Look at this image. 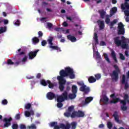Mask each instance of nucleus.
Instances as JSON below:
<instances>
[{
	"label": "nucleus",
	"instance_id": "58",
	"mask_svg": "<svg viewBox=\"0 0 129 129\" xmlns=\"http://www.w3.org/2000/svg\"><path fill=\"white\" fill-rule=\"evenodd\" d=\"M47 27L51 29V28H52V27H53V24H52V23H47Z\"/></svg>",
	"mask_w": 129,
	"mask_h": 129
},
{
	"label": "nucleus",
	"instance_id": "43",
	"mask_svg": "<svg viewBox=\"0 0 129 129\" xmlns=\"http://www.w3.org/2000/svg\"><path fill=\"white\" fill-rule=\"evenodd\" d=\"M117 12V8L116 7H113L111 9V13L112 14H115Z\"/></svg>",
	"mask_w": 129,
	"mask_h": 129
},
{
	"label": "nucleus",
	"instance_id": "3",
	"mask_svg": "<svg viewBox=\"0 0 129 129\" xmlns=\"http://www.w3.org/2000/svg\"><path fill=\"white\" fill-rule=\"evenodd\" d=\"M115 70L113 71L112 73L110 74V76L111 78L112 81L117 82L118 81V74L120 73V70L117 65L115 64L113 66Z\"/></svg>",
	"mask_w": 129,
	"mask_h": 129
},
{
	"label": "nucleus",
	"instance_id": "51",
	"mask_svg": "<svg viewBox=\"0 0 129 129\" xmlns=\"http://www.w3.org/2000/svg\"><path fill=\"white\" fill-rule=\"evenodd\" d=\"M121 109H122V110H123V111H125V110L127 109V107H126V106L125 105H123V106H121Z\"/></svg>",
	"mask_w": 129,
	"mask_h": 129
},
{
	"label": "nucleus",
	"instance_id": "7",
	"mask_svg": "<svg viewBox=\"0 0 129 129\" xmlns=\"http://www.w3.org/2000/svg\"><path fill=\"white\" fill-rule=\"evenodd\" d=\"M56 99L58 101H65L68 99V92L67 91H64L61 95H57L56 96Z\"/></svg>",
	"mask_w": 129,
	"mask_h": 129
},
{
	"label": "nucleus",
	"instance_id": "64",
	"mask_svg": "<svg viewBox=\"0 0 129 129\" xmlns=\"http://www.w3.org/2000/svg\"><path fill=\"white\" fill-rule=\"evenodd\" d=\"M60 128H61L60 127V124H59V126L57 125L54 126V129H60Z\"/></svg>",
	"mask_w": 129,
	"mask_h": 129
},
{
	"label": "nucleus",
	"instance_id": "8",
	"mask_svg": "<svg viewBox=\"0 0 129 129\" xmlns=\"http://www.w3.org/2000/svg\"><path fill=\"white\" fill-rule=\"evenodd\" d=\"M121 39L122 42L121 48H122V49H127V48H128L129 39L125 38L124 36H122L121 37Z\"/></svg>",
	"mask_w": 129,
	"mask_h": 129
},
{
	"label": "nucleus",
	"instance_id": "19",
	"mask_svg": "<svg viewBox=\"0 0 129 129\" xmlns=\"http://www.w3.org/2000/svg\"><path fill=\"white\" fill-rule=\"evenodd\" d=\"M111 56L114 60V61L115 62V63H117V59H116V54L115 53V52L113 49H111Z\"/></svg>",
	"mask_w": 129,
	"mask_h": 129
},
{
	"label": "nucleus",
	"instance_id": "45",
	"mask_svg": "<svg viewBox=\"0 0 129 129\" xmlns=\"http://www.w3.org/2000/svg\"><path fill=\"white\" fill-rule=\"evenodd\" d=\"M46 45H47V41H46L45 40H42L41 41V46H42L43 47H45Z\"/></svg>",
	"mask_w": 129,
	"mask_h": 129
},
{
	"label": "nucleus",
	"instance_id": "9",
	"mask_svg": "<svg viewBox=\"0 0 129 129\" xmlns=\"http://www.w3.org/2000/svg\"><path fill=\"white\" fill-rule=\"evenodd\" d=\"M117 29V34L118 35H124V33H125V30L124 29V25H123L122 23L120 22L118 24Z\"/></svg>",
	"mask_w": 129,
	"mask_h": 129
},
{
	"label": "nucleus",
	"instance_id": "32",
	"mask_svg": "<svg viewBox=\"0 0 129 129\" xmlns=\"http://www.w3.org/2000/svg\"><path fill=\"white\" fill-rule=\"evenodd\" d=\"M47 83L48 84L49 88H51V89L54 88V86H55V85H54V84L52 83L51 81H50V80H47Z\"/></svg>",
	"mask_w": 129,
	"mask_h": 129
},
{
	"label": "nucleus",
	"instance_id": "37",
	"mask_svg": "<svg viewBox=\"0 0 129 129\" xmlns=\"http://www.w3.org/2000/svg\"><path fill=\"white\" fill-rule=\"evenodd\" d=\"M14 25L15 26H17L19 27L21 25V22H20V20L18 19L17 21L14 22Z\"/></svg>",
	"mask_w": 129,
	"mask_h": 129
},
{
	"label": "nucleus",
	"instance_id": "31",
	"mask_svg": "<svg viewBox=\"0 0 129 129\" xmlns=\"http://www.w3.org/2000/svg\"><path fill=\"white\" fill-rule=\"evenodd\" d=\"M117 23V20L116 19L113 20L110 24V29H112L113 28V26L115 25Z\"/></svg>",
	"mask_w": 129,
	"mask_h": 129
},
{
	"label": "nucleus",
	"instance_id": "12",
	"mask_svg": "<svg viewBox=\"0 0 129 129\" xmlns=\"http://www.w3.org/2000/svg\"><path fill=\"white\" fill-rule=\"evenodd\" d=\"M13 120V118L12 117H10L9 118H4L3 119L4 122H5L4 124V127H9L10 125H11V121Z\"/></svg>",
	"mask_w": 129,
	"mask_h": 129
},
{
	"label": "nucleus",
	"instance_id": "61",
	"mask_svg": "<svg viewBox=\"0 0 129 129\" xmlns=\"http://www.w3.org/2000/svg\"><path fill=\"white\" fill-rule=\"evenodd\" d=\"M41 76L42 75L41 74V73H38L36 76V78H37L38 79H40Z\"/></svg>",
	"mask_w": 129,
	"mask_h": 129
},
{
	"label": "nucleus",
	"instance_id": "49",
	"mask_svg": "<svg viewBox=\"0 0 129 129\" xmlns=\"http://www.w3.org/2000/svg\"><path fill=\"white\" fill-rule=\"evenodd\" d=\"M73 109H74V106H71L69 107V108H68L69 112H71L72 111H73Z\"/></svg>",
	"mask_w": 129,
	"mask_h": 129
},
{
	"label": "nucleus",
	"instance_id": "14",
	"mask_svg": "<svg viewBox=\"0 0 129 129\" xmlns=\"http://www.w3.org/2000/svg\"><path fill=\"white\" fill-rule=\"evenodd\" d=\"M122 84H125L124 85V89L126 90L129 87L128 83H125V75H123L122 76V81H121Z\"/></svg>",
	"mask_w": 129,
	"mask_h": 129
},
{
	"label": "nucleus",
	"instance_id": "54",
	"mask_svg": "<svg viewBox=\"0 0 129 129\" xmlns=\"http://www.w3.org/2000/svg\"><path fill=\"white\" fill-rule=\"evenodd\" d=\"M119 55H120V58L121 59V60H125V57H124L123 54H122V53H120Z\"/></svg>",
	"mask_w": 129,
	"mask_h": 129
},
{
	"label": "nucleus",
	"instance_id": "47",
	"mask_svg": "<svg viewBox=\"0 0 129 129\" xmlns=\"http://www.w3.org/2000/svg\"><path fill=\"white\" fill-rule=\"evenodd\" d=\"M64 115L66 117H70V116H71V113L70 112L64 113Z\"/></svg>",
	"mask_w": 129,
	"mask_h": 129
},
{
	"label": "nucleus",
	"instance_id": "28",
	"mask_svg": "<svg viewBox=\"0 0 129 129\" xmlns=\"http://www.w3.org/2000/svg\"><path fill=\"white\" fill-rule=\"evenodd\" d=\"M113 116L114 117V119L115 121L118 122L119 121V119H118V114H117V112L115 111L114 114H113Z\"/></svg>",
	"mask_w": 129,
	"mask_h": 129
},
{
	"label": "nucleus",
	"instance_id": "24",
	"mask_svg": "<svg viewBox=\"0 0 129 129\" xmlns=\"http://www.w3.org/2000/svg\"><path fill=\"white\" fill-rule=\"evenodd\" d=\"M56 101L57 102H58L56 104L57 107H58V108H61V107L63 106V103H62V102H63V101H61L60 100H59V101H58V99H56Z\"/></svg>",
	"mask_w": 129,
	"mask_h": 129
},
{
	"label": "nucleus",
	"instance_id": "57",
	"mask_svg": "<svg viewBox=\"0 0 129 129\" xmlns=\"http://www.w3.org/2000/svg\"><path fill=\"white\" fill-rule=\"evenodd\" d=\"M124 15H125V16H126V17H129V11L125 10L124 11Z\"/></svg>",
	"mask_w": 129,
	"mask_h": 129
},
{
	"label": "nucleus",
	"instance_id": "55",
	"mask_svg": "<svg viewBox=\"0 0 129 129\" xmlns=\"http://www.w3.org/2000/svg\"><path fill=\"white\" fill-rule=\"evenodd\" d=\"M38 38H41V37H43V32L42 31H39L38 32Z\"/></svg>",
	"mask_w": 129,
	"mask_h": 129
},
{
	"label": "nucleus",
	"instance_id": "56",
	"mask_svg": "<svg viewBox=\"0 0 129 129\" xmlns=\"http://www.w3.org/2000/svg\"><path fill=\"white\" fill-rule=\"evenodd\" d=\"M110 22V19H109V18L108 17L106 18V19H105L106 24H109Z\"/></svg>",
	"mask_w": 129,
	"mask_h": 129
},
{
	"label": "nucleus",
	"instance_id": "21",
	"mask_svg": "<svg viewBox=\"0 0 129 129\" xmlns=\"http://www.w3.org/2000/svg\"><path fill=\"white\" fill-rule=\"evenodd\" d=\"M67 39L68 40H70V41H72V42H76L77 41L76 37L72 36L71 35H68L67 36Z\"/></svg>",
	"mask_w": 129,
	"mask_h": 129
},
{
	"label": "nucleus",
	"instance_id": "20",
	"mask_svg": "<svg viewBox=\"0 0 129 129\" xmlns=\"http://www.w3.org/2000/svg\"><path fill=\"white\" fill-rule=\"evenodd\" d=\"M127 2L128 1H125V2L124 3V4L121 5V10H125V8L127 10H129V4H128V3H127Z\"/></svg>",
	"mask_w": 129,
	"mask_h": 129
},
{
	"label": "nucleus",
	"instance_id": "17",
	"mask_svg": "<svg viewBox=\"0 0 129 129\" xmlns=\"http://www.w3.org/2000/svg\"><path fill=\"white\" fill-rule=\"evenodd\" d=\"M97 24L99 27L100 30H103V29H104V21L99 20L97 21Z\"/></svg>",
	"mask_w": 129,
	"mask_h": 129
},
{
	"label": "nucleus",
	"instance_id": "36",
	"mask_svg": "<svg viewBox=\"0 0 129 129\" xmlns=\"http://www.w3.org/2000/svg\"><path fill=\"white\" fill-rule=\"evenodd\" d=\"M40 83L41 85H43V86H47V82L45 80H41L40 81Z\"/></svg>",
	"mask_w": 129,
	"mask_h": 129
},
{
	"label": "nucleus",
	"instance_id": "25",
	"mask_svg": "<svg viewBox=\"0 0 129 129\" xmlns=\"http://www.w3.org/2000/svg\"><path fill=\"white\" fill-rule=\"evenodd\" d=\"M88 81L89 83H94V82H96V79L93 76H91L89 77Z\"/></svg>",
	"mask_w": 129,
	"mask_h": 129
},
{
	"label": "nucleus",
	"instance_id": "39",
	"mask_svg": "<svg viewBox=\"0 0 129 129\" xmlns=\"http://www.w3.org/2000/svg\"><path fill=\"white\" fill-rule=\"evenodd\" d=\"M57 125V122H51L50 123L49 126H51V127H53L54 126H56Z\"/></svg>",
	"mask_w": 129,
	"mask_h": 129
},
{
	"label": "nucleus",
	"instance_id": "23",
	"mask_svg": "<svg viewBox=\"0 0 129 129\" xmlns=\"http://www.w3.org/2000/svg\"><path fill=\"white\" fill-rule=\"evenodd\" d=\"M77 91H78V88L76 85H73L72 87V93L77 94Z\"/></svg>",
	"mask_w": 129,
	"mask_h": 129
},
{
	"label": "nucleus",
	"instance_id": "27",
	"mask_svg": "<svg viewBox=\"0 0 129 129\" xmlns=\"http://www.w3.org/2000/svg\"><path fill=\"white\" fill-rule=\"evenodd\" d=\"M94 40L95 42V44L96 45H98L99 42H98V36H97V33H95L94 34Z\"/></svg>",
	"mask_w": 129,
	"mask_h": 129
},
{
	"label": "nucleus",
	"instance_id": "5",
	"mask_svg": "<svg viewBox=\"0 0 129 129\" xmlns=\"http://www.w3.org/2000/svg\"><path fill=\"white\" fill-rule=\"evenodd\" d=\"M72 118H75V117H84L85 116V113L84 112L79 110L78 111H74L71 114Z\"/></svg>",
	"mask_w": 129,
	"mask_h": 129
},
{
	"label": "nucleus",
	"instance_id": "59",
	"mask_svg": "<svg viewBox=\"0 0 129 129\" xmlns=\"http://www.w3.org/2000/svg\"><path fill=\"white\" fill-rule=\"evenodd\" d=\"M3 22L4 25H8V24H9V20L7 19H4L3 20Z\"/></svg>",
	"mask_w": 129,
	"mask_h": 129
},
{
	"label": "nucleus",
	"instance_id": "26",
	"mask_svg": "<svg viewBox=\"0 0 129 129\" xmlns=\"http://www.w3.org/2000/svg\"><path fill=\"white\" fill-rule=\"evenodd\" d=\"M69 98L70 99H75V98H76V96H77V95L74 93H70L69 94Z\"/></svg>",
	"mask_w": 129,
	"mask_h": 129
},
{
	"label": "nucleus",
	"instance_id": "46",
	"mask_svg": "<svg viewBox=\"0 0 129 129\" xmlns=\"http://www.w3.org/2000/svg\"><path fill=\"white\" fill-rule=\"evenodd\" d=\"M12 127L13 129H18L19 127V125L17 123H14L12 125Z\"/></svg>",
	"mask_w": 129,
	"mask_h": 129
},
{
	"label": "nucleus",
	"instance_id": "38",
	"mask_svg": "<svg viewBox=\"0 0 129 129\" xmlns=\"http://www.w3.org/2000/svg\"><path fill=\"white\" fill-rule=\"evenodd\" d=\"M32 106L31 103H27L25 106V109H30Z\"/></svg>",
	"mask_w": 129,
	"mask_h": 129
},
{
	"label": "nucleus",
	"instance_id": "60",
	"mask_svg": "<svg viewBox=\"0 0 129 129\" xmlns=\"http://www.w3.org/2000/svg\"><path fill=\"white\" fill-rule=\"evenodd\" d=\"M106 45L105 42L103 41H102L100 42V46H105Z\"/></svg>",
	"mask_w": 129,
	"mask_h": 129
},
{
	"label": "nucleus",
	"instance_id": "22",
	"mask_svg": "<svg viewBox=\"0 0 129 129\" xmlns=\"http://www.w3.org/2000/svg\"><path fill=\"white\" fill-rule=\"evenodd\" d=\"M32 41L33 45H37V44L40 42V39H39L38 37L35 36L32 38Z\"/></svg>",
	"mask_w": 129,
	"mask_h": 129
},
{
	"label": "nucleus",
	"instance_id": "35",
	"mask_svg": "<svg viewBox=\"0 0 129 129\" xmlns=\"http://www.w3.org/2000/svg\"><path fill=\"white\" fill-rule=\"evenodd\" d=\"M104 57L105 58V59L108 63H110V60H109V58H108V55H107V54L104 53Z\"/></svg>",
	"mask_w": 129,
	"mask_h": 129
},
{
	"label": "nucleus",
	"instance_id": "13",
	"mask_svg": "<svg viewBox=\"0 0 129 129\" xmlns=\"http://www.w3.org/2000/svg\"><path fill=\"white\" fill-rule=\"evenodd\" d=\"M47 98L49 100H53V99L56 98V95L53 92H49L47 94Z\"/></svg>",
	"mask_w": 129,
	"mask_h": 129
},
{
	"label": "nucleus",
	"instance_id": "53",
	"mask_svg": "<svg viewBox=\"0 0 129 129\" xmlns=\"http://www.w3.org/2000/svg\"><path fill=\"white\" fill-rule=\"evenodd\" d=\"M27 60H28V57L27 56H24V57L22 59V62L23 63H25V62H27Z\"/></svg>",
	"mask_w": 129,
	"mask_h": 129
},
{
	"label": "nucleus",
	"instance_id": "33",
	"mask_svg": "<svg viewBox=\"0 0 129 129\" xmlns=\"http://www.w3.org/2000/svg\"><path fill=\"white\" fill-rule=\"evenodd\" d=\"M70 125L72 126V129H76L77 126V122H72L71 123Z\"/></svg>",
	"mask_w": 129,
	"mask_h": 129
},
{
	"label": "nucleus",
	"instance_id": "15",
	"mask_svg": "<svg viewBox=\"0 0 129 129\" xmlns=\"http://www.w3.org/2000/svg\"><path fill=\"white\" fill-rule=\"evenodd\" d=\"M93 100V97H88L86 98L85 101L82 102L83 105H86L88 103L91 102Z\"/></svg>",
	"mask_w": 129,
	"mask_h": 129
},
{
	"label": "nucleus",
	"instance_id": "2",
	"mask_svg": "<svg viewBox=\"0 0 129 129\" xmlns=\"http://www.w3.org/2000/svg\"><path fill=\"white\" fill-rule=\"evenodd\" d=\"M111 98H113V100L110 101V103L115 104L117 103L118 101H120V103L122 104V105H126V102L129 104V96L127 94H126L124 95L123 100H120L119 98H116L115 97V94H112L110 96Z\"/></svg>",
	"mask_w": 129,
	"mask_h": 129
},
{
	"label": "nucleus",
	"instance_id": "42",
	"mask_svg": "<svg viewBox=\"0 0 129 129\" xmlns=\"http://www.w3.org/2000/svg\"><path fill=\"white\" fill-rule=\"evenodd\" d=\"M107 127L109 129H111V127H112V123L111 122L109 121L107 123Z\"/></svg>",
	"mask_w": 129,
	"mask_h": 129
},
{
	"label": "nucleus",
	"instance_id": "4",
	"mask_svg": "<svg viewBox=\"0 0 129 129\" xmlns=\"http://www.w3.org/2000/svg\"><path fill=\"white\" fill-rule=\"evenodd\" d=\"M77 84L80 86L79 89L80 91L84 92V94H88L90 92V88L85 85L83 81L77 82Z\"/></svg>",
	"mask_w": 129,
	"mask_h": 129
},
{
	"label": "nucleus",
	"instance_id": "52",
	"mask_svg": "<svg viewBox=\"0 0 129 129\" xmlns=\"http://www.w3.org/2000/svg\"><path fill=\"white\" fill-rule=\"evenodd\" d=\"M2 104L4 105H7V104H8V100L7 99L2 100Z\"/></svg>",
	"mask_w": 129,
	"mask_h": 129
},
{
	"label": "nucleus",
	"instance_id": "6",
	"mask_svg": "<svg viewBox=\"0 0 129 129\" xmlns=\"http://www.w3.org/2000/svg\"><path fill=\"white\" fill-rule=\"evenodd\" d=\"M54 40V37L49 36V39L47 40V42H48V44L50 45L49 48L50 49H52L53 50H58L59 52H61V49L60 47H58L57 46H53V40Z\"/></svg>",
	"mask_w": 129,
	"mask_h": 129
},
{
	"label": "nucleus",
	"instance_id": "16",
	"mask_svg": "<svg viewBox=\"0 0 129 129\" xmlns=\"http://www.w3.org/2000/svg\"><path fill=\"white\" fill-rule=\"evenodd\" d=\"M108 100H109V99L106 96V95L104 94L102 95L101 101H102L104 104H108Z\"/></svg>",
	"mask_w": 129,
	"mask_h": 129
},
{
	"label": "nucleus",
	"instance_id": "41",
	"mask_svg": "<svg viewBox=\"0 0 129 129\" xmlns=\"http://www.w3.org/2000/svg\"><path fill=\"white\" fill-rule=\"evenodd\" d=\"M95 77L96 78V80H99V79L101 78V75H100V74H97L95 75Z\"/></svg>",
	"mask_w": 129,
	"mask_h": 129
},
{
	"label": "nucleus",
	"instance_id": "18",
	"mask_svg": "<svg viewBox=\"0 0 129 129\" xmlns=\"http://www.w3.org/2000/svg\"><path fill=\"white\" fill-rule=\"evenodd\" d=\"M71 125L70 123H67L66 125L63 123L60 124V128L61 129H70Z\"/></svg>",
	"mask_w": 129,
	"mask_h": 129
},
{
	"label": "nucleus",
	"instance_id": "1",
	"mask_svg": "<svg viewBox=\"0 0 129 129\" xmlns=\"http://www.w3.org/2000/svg\"><path fill=\"white\" fill-rule=\"evenodd\" d=\"M59 75L56 77L57 80L59 83V89L60 91H63L65 89L64 85L66 83V80L64 79V77H68L70 79H74L75 78V74H74V71L71 68L68 67L64 70H61L59 72Z\"/></svg>",
	"mask_w": 129,
	"mask_h": 129
},
{
	"label": "nucleus",
	"instance_id": "62",
	"mask_svg": "<svg viewBox=\"0 0 129 129\" xmlns=\"http://www.w3.org/2000/svg\"><path fill=\"white\" fill-rule=\"evenodd\" d=\"M20 128L21 129H26V125L23 124H21L20 125Z\"/></svg>",
	"mask_w": 129,
	"mask_h": 129
},
{
	"label": "nucleus",
	"instance_id": "40",
	"mask_svg": "<svg viewBox=\"0 0 129 129\" xmlns=\"http://www.w3.org/2000/svg\"><path fill=\"white\" fill-rule=\"evenodd\" d=\"M6 63L7 64V65H14V64H15V62H13L11 59H9L7 60V62Z\"/></svg>",
	"mask_w": 129,
	"mask_h": 129
},
{
	"label": "nucleus",
	"instance_id": "11",
	"mask_svg": "<svg viewBox=\"0 0 129 129\" xmlns=\"http://www.w3.org/2000/svg\"><path fill=\"white\" fill-rule=\"evenodd\" d=\"M39 51H40L39 49H37L35 51L29 52V53H28L29 59L30 60H33V59H34V58H35V57L37 56V54L38 53V52H39Z\"/></svg>",
	"mask_w": 129,
	"mask_h": 129
},
{
	"label": "nucleus",
	"instance_id": "10",
	"mask_svg": "<svg viewBox=\"0 0 129 129\" xmlns=\"http://www.w3.org/2000/svg\"><path fill=\"white\" fill-rule=\"evenodd\" d=\"M114 43L115 45L117 46V47H119V46H122V39L120 40V38L119 37L117 36L113 38Z\"/></svg>",
	"mask_w": 129,
	"mask_h": 129
},
{
	"label": "nucleus",
	"instance_id": "48",
	"mask_svg": "<svg viewBox=\"0 0 129 129\" xmlns=\"http://www.w3.org/2000/svg\"><path fill=\"white\" fill-rule=\"evenodd\" d=\"M28 128H29V129H36V128H37V127L36 126L35 124H33L31 126H29Z\"/></svg>",
	"mask_w": 129,
	"mask_h": 129
},
{
	"label": "nucleus",
	"instance_id": "34",
	"mask_svg": "<svg viewBox=\"0 0 129 129\" xmlns=\"http://www.w3.org/2000/svg\"><path fill=\"white\" fill-rule=\"evenodd\" d=\"M7 31V27H1L0 28V34H3V33H5Z\"/></svg>",
	"mask_w": 129,
	"mask_h": 129
},
{
	"label": "nucleus",
	"instance_id": "44",
	"mask_svg": "<svg viewBox=\"0 0 129 129\" xmlns=\"http://www.w3.org/2000/svg\"><path fill=\"white\" fill-rule=\"evenodd\" d=\"M15 119H17V120H19V119H20V118H21V114H20V113L17 114L15 115Z\"/></svg>",
	"mask_w": 129,
	"mask_h": 129
},
{
	"label": "nucleus",
	"instance_id": "63",
	"mask_svg": "<svg viewBox=\"0 0 129 129\" xmlns=\"http://www.w3.org/2000/svg\"><path fill=\"white\" fill-rule=\"evenodd\" d=\"M62 26H63V27H68V23H67V22H64L63 23H62Z\"/></svg>",
	"mask_w": 129,
	"mask_h": 129
},
{
	"label": "nucleus",
	"instance_id": "50",
	"mask_svg": "<svg viewBox=\"0 0 129 129\" xmlns=\"http://www.w3.org/2000/svg\"><path fill=\"white\" fill-rule=\"evenodd\" d=\"M25 116H26L27 117H30V116H31V115L30 114V112L29 111H26L25 112Z\"/></svg>",
	"mask_w": 129,
	"mask_h": 129
},
{
	"label": "nucleus",
	"instance_id": "29",
	"mask_svg": "<svg viewBox=\"0 0 129 129\" xmlns=\"http://www.w3.org/2000/svg\"><path fill=\"white\" fill-rule=\"evenodd\" d=\"M99 13L101 19H104V17H105V14H106V12H105L104 10H101L99 11Z\"/></svg>",
	"mask_w": 129,
	"mask_h": 129
},
{
	"label": "nucleus",
	"instance_id": "30",
	"mask_svg": "<svg viewBox=\"0 0 129 129\" xmlns=\"http://www.w3.org/2000/svg\"><path fill=\"white\" fill-rule=\"evenodd\" d=\"M95 55H96V60H98L99 61L101 60V56H100V54H99V52L98 51L95 52Z\"/></svg>",
	"mask_w": 129,
	"mask_h": 129
}]
</instances>
